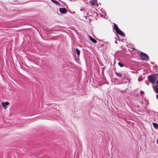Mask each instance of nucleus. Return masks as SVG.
<instances>
[{
	"label": "nucleus",
	"instance_id": "obj_1",
	"mask_svg": "<svg viewBox=\"0 0 158 158\" xmlns=\"http://www.w3.org/2000/svg\"><path fill=\"white\" fill-rule=\"evenodd\" d=\"M114 29L115 31L119 35L121 36L124 37L125 34H124L123 32L119 28L117 25L115 23H114Z\"/></svg>",
	"mask_w": 158,
	"mask_h": 158
},
{
	"label": "nucleus",
	"instance_id": "obj_2",
	"mask_svg": "<svg viewBox=\"0 0 158 158\" xmlns=\"http://www.w3.org/2000/svg\"><path fill=\"white\" fill-rule=\"evenodd\" d=\"M139 56L142 60H149L148 56L144 53L141 52L139 54Z\"/></svg>",
	"mask_w": 158,
	"mask_h": 158
},
{
	"label": "nucleus",
	"instance_id": "obj_3",
	"mask_svg": "<svg viewBox=\"0 0 158 158\" xmlns=\"http://www.w3.org/2000/svg\"><path fill=\"white\" fill-rule=\"evenodd\" d=\"M148 80L152 84H154L156 80V77L152 75H150L148 77Z\"/></svg>",
	"mask_w": 158,
	"mask_h": 158
},
{
	"label": "nucleus",
	"instance_id": "obj_4",
	"mask_svg": "<svg viewBox=\"0 0 158 158\" xmlns=\"http://www.w3.org/2000/svg\"><path fill=\"white\" fill-rule=\"evenodd\" d=\"M2 104L4 108L5 109H6L7 108L6 106L9 105V103L7 102H2Z\"/></svg>",
	"mask_w": 158,
	"mask_h": 158
},
{
	"label": "nucleus",
	"instance_id": "obj_5",
	"mask_svg": "<svg viewBox=\"0 0 158 158\" xmlns=\"http://www.w3.org/2000/svg\"><path fill=\"white\" fill-rule=\"evenodd\" d=\"M61 13L65 14L67 11L66 9L65 8H60L59 9Z\"/></svg>",
	"mask_w": 158,
	"mask_h": 158
},
{
	"label": "nucleus",
	"instance_id": "obj_6",
	"mask_svg": "<svg viewBox=\"0 0 158 158\" xmlns=\"http://www.w3.org/2000/svg\"><path fill=\"white\" fill-rule=\"evenodd\" d=\"M89 37L90 40L92 42L94 43H97V41L91 36H89Z\"/></svg>",
	"mask_w": 158,
	"mask_h": 158
},
{
	"label": "nucleus",
	"instance_id": "obj_7",
	"mask_svg": "<svg viewBox=\"0 0 158 158\" xmlns=\"http://www.w3.org/2000/svg\"><path fill=\"white\" fill-rule=\"evenodd\" d=\"M152 124L154 127L156 129L158 128V124L155 123H153Z\"/></svg>",
	"mask_w": 158,
	"mask_h": 158
},
{
	"label": "nucleus",
	"instance_id": "obj_8",
	"mask_svg": "<svg viewBox=\"0 0 158 158\" xmlns=\"http://www.w3.org/2000/svg\"><path fill=\"white\" fill-rule=\"evenodd\" d=\"M153 89L156 93H158V87L156 86H155L153 87Z\"/></svg>",
	"mask_w": 158,
	"mask_h": 158
},
{
	"label": "nucleus",
	"instance_id": "obj_9",
	"mask_svg": "<svg viewBox=\"0 0 158 158\" xmlns=\"http://www.w3.org/2000/svg\"><path fill=\"white\" fill-rule=\"evenodd\" d=\"M115 73L116 75L118 76V77H121L122 76V74L121 73H118L116 71L115 72Z\"/></svg>",
	"mask_w": 158,
	"mask_h": 158
},
{
	"label": "nucleus",
	"instance_id": "obj_10",
	"mask_svg": "<svg viewBox=\"0 0 158 158\" xmlns=\"http://www.w3.org/2000/svg\"><path fill=\"white\" fill-rule=\"evenodd\" d=\"M51 1L56 5H58L59 4V3L56 1H55L54 0H51Z\"/></svg>",
	"mask_w": 158,
	"mask_h": 158
},
{
	"label": "nucleus",
	"instance_id": "obj_11",
	"mask_svg": "<svg viewBox=\"0 0 158 158\" xmlns=\"http://www.w3.org/2000/svg\"><path fill=\"white\" fill-rule=\"evenodd\" d=\"M77 54L78 56H79L80 54V51L77 48L76 49Z\"/></svg>",
	"mask_w": 158,
	"mask_h": 158
},
{
	"label": "nucleus",
	"instance_id": "obj_12",
	"mask_svg": "<svg viewBox=\"0 0 158 158\" xmlns=\"http://www.w3.org/2000/svg\"><path fill=\"white\" fill-rule=\"evenodd\" d=\"M118 64L121 67L124 66V64L120 62H118Z\"/></svg>",
	"mask_w": 158,
	"mask_h": 158
},
{
	"label": "nucleus",
	"instance_id": "obj_13",
	"mask_svg": "<svg viewBox=\"0 0 158 158\" xmlns=\"http://www.w3.org/2000/svg\"><path fill=\"white\" fill-rule=\"evenodd\" d=\"M89 3L91 5L93 6L95 5V2L93 1L90 2Z\"/></svg>",
	"mask_w": 158,
	"mask_h": 158
},
{
	"label": "nucleus",
	"instance_id": "obj_14",
	"mask_svg": "<svg viewBox=\"0 0 158 158\" xmlns=\"http://www.w3.org/2000/svg\"><path fill=\"white\" fill-rule=\"evenodd\" d=\"M140 93H141V94H144V92H143V91H141L140 92Z\"/></svg>",
	"mask_w": 158,
	"mask_h": 158
},
{
	"label": "nucleus",
	"instance_id": "obj_15",
	"mask_svg": "<svg viewBox=\"0 0 158 158\" xmlns=\"http://www.w3.org/2000/svg\"><path fill=\"white\" fill-rule=\"evenodd\" d=\"M156 97L158 99V94L156 95Z\"/></svg>",
	"mask_w": 158,
	"mask_h": 158
},
{
	"label": "nucleus",
	"instance_id": "obj_16",
	"mask_svg": "<svg viewBox=\"0 0 158 158\" xmlns=\"http://www.w3.org/2000/svg\"><path fill=\"white\" fill-rule=\"evenodd\" d=\"M111 158H113V157H111Z\"/></svg>",
	"mask_w": 158,
	"mask_h": 158
}]
</instances>
